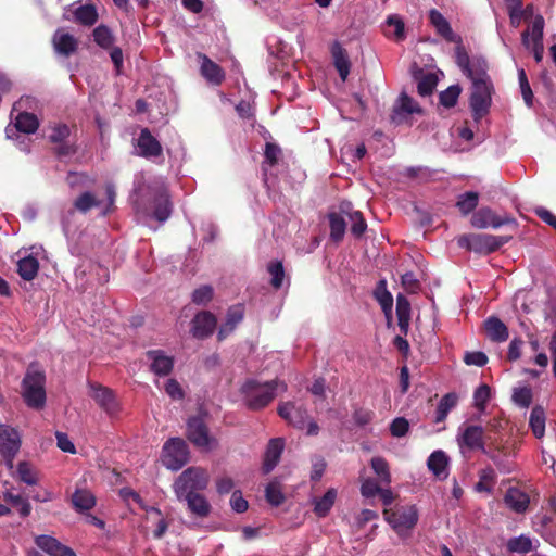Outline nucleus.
Wrapping results in <instances>:
<instances>
[{"label":"nucleus","mask_w":556,"mask_h":556,"mask_svg":"<svg viewBox=\"0 0 556 556\" xmlns=\"http://www.w3.org/2000/svg\"><path fill=\"white\" fill-rule=\"evenodd\" d=\"M287 383L273 379L261 383L256 379H248L240 388L244 404L250 410H261L268 406L278 391L286 392Z\"/></svg>","instance_id":"f257e3e1"},{"label":"nucleus","mask_w":556,"mask_h":556,"mask_svg":"<svg viewBox=\"0 0 556 556\" xmlns=\"http://www.w3.org/2000/svg\"><path fill=\"white\" fill-rule=\"evenodd\" d=\"M21 395L27 407L41 410L46 406V374L31 363L21 383Z\"/></svg>","instance_id":"f03ea898"},{"label":"nucleus","mask_w":556,"mask_h":556,"mask_svg":"<svg viewBox=\"0 0 556 556\" xmlns=\"http://www.w3.org/2000/svg\"><path fill=\"white\" fill-rule=\"evenodd\" d=\"M510 240L507 236H494L489 233H470L460 236L457 244L478 254L488 255Z\"/></svg>","instance_id":"7ed1b4c3"},{"label":"nucleus","mask_w":556,"mask_h":556,"mask_svg":"<svg viewBox=\"0 0 556 556\" xmlns=\"http://www.w3.org/2000/svg\"><path fill=\"white\" fill-rule=\"evenodd\" d=\"M208 485L207 472L199 467H190L184 470L174 483V491L178 500L182 495L199 493Z\"/></svg>","instance_id":"20e7f679"},{"label":"nucleus","mask_w":556,"mask_h":556,"mask_svg":"<svg viewBox=\"0 0 556 556\" xmlns=\"http://www.w3.org/2000/svg\"><path fill=\"white\" fill-rule=\"evenodd\" d=\"M386 521L401 536L406 535L418 522L419 515L415 505L401 506L393 509L383 510Z\"/></svg>","instance_id":"39448f33"},{"label":"nucleus","mask_w":556,"mask_h":556,"mask_svg":"<svg viewBox=\"0 0 556 556\" xmlns=\"http://www.w3.org/2000/svg\"><path fill=\"white\" fill-rule=\"evenodd\" d=\"M493 92L494 87L492 83L480 81L472 84L469 97V106L476 122H479L482 117L489 114Z\"/></svg>","instance_id":"423d86ee"},{"label":"nucleus","mask_w":556,"mask_h":556,"mask_svg":"<svg viewBox=\"0 0 556 556\" xmlns=\"http://www.w3.org/2000/svg\"><path fill=\"white\" fill-rule=\"evenodd\" d=\"M189 460V447L181 438H172L163 446V463L172 470H179Z\"/></svg>","instance_id":"0eeeda50"},{"label":"nucleus","mask_w":556,"mask_h":556,"mask_svg":"<svg viewBox=\"0 0 556 556\" xmlns=\"http://www.w3.org/2000/svg\"><path fill=\"white\" fill-rule=\"evenodd\" d=\"M89 388L90 396L109 416L113 417L119 413L121 407L113 390L96 382H90Z\"/></svg>","instance_id":"6e6552de"},{"label":"nucleus","mask_w":556,"mask_h":556,"mask_svg":"<svg viewBox=\"0 0 556 556\" xmlns=\"http://www.w3.org/2000/svg\"><path fill=\"white\" fill-rule=\"evenodd\" d=\"M187 439L199 448H208L214 439L208 427L200 416L190 417L187 421Z\"/></svg>","instance_id":"1a4fd4ad"},{"label":"nucleus","mask_w":556,"mask_h":556,"mask_svg":"<svg viewBox=\"0 0 556 556\" xmlns=\"http://www.w3.org/2000/svg\"><path fill=\"white\" fill-rule=\"evenodd\" d=\"M277 413L288 425L301 430L305 428L306 421L309 419L306 407L291 401L280 403Z\"/></svg>","instance_id":"9d476101"},{"label":"nucleus","mask_w":556,"mask_h":556,"mask_svg":"<svg viewBox=\"0 0 556 556\" xmlns=\"http://www.w3.org/2000/svg\"><path fill=\"white\" fill-rule=\"evenodd\" d=\"M514 223H516V219L513 216H497L490 207H482L478 210L471 217V225L478 229H484L488 227L500 228L503 225Z\"/></svg>","instance_id":"9b49d317"},{"label":"nucleus","mask_w":556,"mask_h":556,"mask_svg":"<svg viewBox=\"0 0 556 556\" xmlns=\"http://www.w3.org/2000/svg\"><path fill=\"white\" fill-rule=\"evenodd\" d=\"M457 441L460 447H467L471 451L478 450L483 454H489L484 442V428L481 426H466L459 433Z\"/></svg>","instance_id":"f8f14e48"},{"label":"nucleus","mask_w":556,"mask_h":556,"mask_svg":"<svg viewBox=\"0 0 556 556\" xmlns=\"http://www.w3.org/2000/svg\"><path fill=\"white\" fill-rule=\"evenodd\" d=\"M217 325V319L211 312L203 311L198 313L192 319V336L197 339H205L213 334Z\"/></svg>","instance_id":"ddd939ff"},{"label":"nucleus","mask_w":556,"mask_h":556,"mask_svg":"<svg viewBox=\"0 0 556 556\" xmlns=\"http://www.w3.org/2000/svg\"><path fill=\"white\" fill-rule=\"evenodd\" d=\"M139 155L144 159L161 156L163 148L160 141L151 134L149 128H142L137 139Z\"/></svg>","instance_id":"4468645a"},{"label":"nucleus","mask_w":556,"mask_h":556,"mask_svg":"<svg viewBox=\"0 0 556 556\" xmlns=\"http://www.w3.org/2000/svg\"><path fill=\"white\" fill-rule=\"evenodd\" d=\"M197 58L201 61L200 73L212 85L220 86L225 80V71L206 54L197 53Z\"/></svg>","instance_id":"2eb2a0df"},{"label":"nucleus","mask_w":556,"mask_h":556,"mask_svg":"<svg viewBox=\"0 0 556 556\" xmlns=\"http://www.w3.org/2000/svg\"><path fill=\"white\" fill-rule=\"evenodd\" d=\"M52 46L55 53L68 58L77 51L78 40L63 28H58L52 36Z\"/></svg>","instance_id":"dca6fc26"},{"label":"nucleus","mask_w":556,"mask_h":556,"mask_svg":"<svg viewBox=\"0 0 556 556\" xmlns=\"http://www.w3.org/2000/svg\"><path fill=\"white\" fill-rule=\"evenodd\" d=\"M147 357L151 361V371L156 376H168L173 371L174 357L165 355L162 350H149Z\"/></svg>","instance_id":"f3484780"},{"label":"nucleus","mask_w":556,"mask_h":556,"mask_svg":"<svg viewBox=\"0 0 556 556\" xmlns=\"http://www.w3.org/2000/svg\"><path fill=\"white\" fill-rule=\"evenodd\" d=\"M285 447V441L281 438L270 439L265 454L262 470L265 475L269 473L279 463L282 451Z\"/></svg>","instance_id":"a211bd4d"},{"label":"nucleus","mask_w":556,"mask_h":556,"mask_svg":"<svg viewBox=\"0 0 556 556\" xmlns=\"http://www.w3.org/2000/svg\"><path fill=\"white\" fill-rule=\"evenodd\" d=\"M35 543L50 556H76L72 548L63 545L55 538L50 535H38L35 539Z\"/></svg>","instance_id":"6ab92c4d"},{"label":"nucleus","mask_w":556,"mask_h":556,"mask_svg":"<svg viewBox=\"0 0 556 556\" xmlns=\"http://www.w3.org/2000/svg\"><path fill=\"white\" fill-rule=\"evenodd\" d=\"M21 437L15 428L0 425V453H18Z\"/></svg>","instance_id":"aec40b11"},{"label":"nucleus","mask_w":556,"mask_h":556,"mask_svg":"<svg viewBox=\"0 0 556 556\" xmlns=\"http://www.w3.org/2000/svg\"><path fill=\"white\" fill-rule=\"evenodd\" d=\"M504 503L517 514H523L529 507L530 497L528 493L518 488H509L504 495Z\"/></svg>","instance_id":"412c9836"},{"label":"nucleus","mask_w":556,"mask_h":556,"mask_svg":"<svg viewBox=\"0 0 556 556\" xmlns=\"http://www.w3.org/2000/svg\"><path fill=\"white\" fill-rule=\"evenodd\" d=\"M374 298L380 304L386 315L388 325L392 321L393 296L387 288V281L381 279L377 282L374 290Z\"/></svg>","instance_id":"4be33fe9"},{"label":"nucleus","mask_w":556,"mask_h":556,"mask_svg":"<svg viewBox=\"0 0 556 556\" xmlns=\"http://www.w3.org/2000/svg\"><path fill=\"white\" fill-rule=\"evenodd\" d=\"M429 20L437 33L442 36L448 42L459 41V37L456 36L448 23V21L435 9L430 10Z\"/></svg>","instance_id":"5701e85b"},{"label":"nucleus","mask_w":556,"mask_h":556,"mask_svg":"<svg viewBox=\"0 0 556 556\" xmlns=\"http://www.w3.org/2000/svg\"><path fill=\"white\" fill-rule=\"evenodd\" d=\"M186 501L190 513L199 518H205L211 513V504L206 497L200 493H191L182 495L180 501Z\"/></svg>","instance_id":"b1692460"},{"label":"nucleus","mask_w":556,"mask_h":556,"mask_svg":"<svg viewBox=\"0 0 556 556\" xmlns=\"http://www.w3.org/2000/svg\"><path fill=\"white\" fill-rule=\"evenodd\" d=\"M483 326L489 339L493 342H505L509 337L507 326L496 316L488 317Z\"/></svg>","instance_id":"393cba45"},{"label":"nucleus","mask_w":556,"mask_h":556,"mask_svg":"<svg viewBox=\"0 0 556 556\" xmlns=\"http://www.w3.org/2000/svg\"><path fill=\"white\" fill-rule=\"evenodd\" d=\"M447 465L448 457L441 450L432 452L427 460L429 470L440 480L447 477Z\"/></svg>","instance_id":"a878e982"},{"label":"nucleus","mask_w":556,"mask_h":556,"mask_svg":"<svg viewBox=\"0 0 556 556\" xmlns=\"http://www.w3.org/2000/svg\"><path fill=\"white\" fill-rule=\"evenodd\" d=\"M74 21L83 26L91 27L99 18L98 10L94 4L86 3L73 10Z\"/></svg>","instance_id":"bb28decb"},{"label":"nucleus","mask_w":556,"mask_h":556,"mask_svg":"<svg viewBox=\"0 0 556 556\" xmlns=\"http://www.w3.org/2000/svg\"><path fill=\"white\" fill-rule=\"evenodd\" d=\"M331 53L333 58V64L341 79L344 81L350 74L351 67L348 52L338 41H336L331 48Z\"/></svg>","instance_id":"cd10ccee"},{"label":"nucleus","mask_w":556,"mask_h":556,"mask_svg":"<svg viewBox=\"0 0 556 556\" xmlns=\"http://www.w3.org/2000/svg\"><path fill=\"white\" fill-rule=\"evenodd\" d=\"M465 75L472 84L480 81L492 83L488 74V63L483 59H473L468 70L465 72Z\"/></svg>","instance_id":"c85d7f7f"},{"label":"nucleus","mask_w":556,"mask_h":556,"mask_svg":"<svg viewBox=\"0 0 556 556\" xmlns=\"http://www.w3.org/2000/svg\"><path fill=\"white\" fill-rule=\"evenodd\" d=\"M546 415L541 405H535L530 413L529 427L536 439H542L545 433Z\"/></svg>","instance_id":"c756f323"},{"label":"nucleus","mask_w":556,"mask_h":556,"mask_svg":"<svg viewBox=\"0 0 556 556\" xmlns=\"http://www.w3.org/2000/svg\"><path fill=\"white\" fill-rule=\"evenodd\" d=\"M39 270V262L33 256L28 255L26 257L21 258L17 262V273L26 281H31L35 279Z\"/></svg>","instance_id":"7c9ffc66"},{"label":"nucleus","mask_w":556,"mask_h":556,"mask_svg":"<svg viewBox=\"0 0 556 556\" xmlns=\"http://www.w3.org/2000/svg\"><path fill=\"white\" fill-rule=\"evenodd\" d=\"M384 35L387 37L393 36L396 41L405 39V24L402 17L396 14L389 15L386 20Z\"/></svg>","instance_id":"2f4dec72"},{"label":"nucleus","mask_w":556,"mask_h":556,"mask_svg":"<svg viewBox=\"0 0 556 556\" xmlns=\"http://www.w3.org/2000/svg\"><path fill=\"white\" fill-rule=\"evenodd\" d=\"M457 401H458V396L456 393L451 392V393L443 395V397L440 400L437 410H435L434 422L435 424L443 422L446 419L450 410L456 406Z\"/></svg>","instance_id":"473e14b6"},{"label":"nucleus","mask_w":556,"mask_h":556,"mask_svg":"<svg viewBox=\"0 0 556 556\" xmlns=\"http://www.w3.org/2000/svg\"><path fill=\"white\" fill-rule=\"evenodd\" d=\"M72 503L76 510L86 511L90 510L96 505V497L90 491L78 489L72 496Z\"/></svg>","instance_id":"72a5a7b5"},{"label":"nucleus","mask_w":556,"mask_h":556,"mask_svg":"<svg viewBox=\"0 0 556 556\" xmlns=\"http://www.w3.org/2000/svg\"><path fill=\"white\" fill-rule=\"evenodd\" d=\"M329 227H330V238L334 242H341L343 240L346 223L345 219L338 213H329Z\"/></svg>","instance_id":"f704fd0d"},{"label":"nucleus","mask_w":556,"mask_h":556,"mask_svg":"<svg viewBox=\"0 0 556 556\" xmlns=\"http://www.w3.org/2000/svg\"><path fill=\"white\" fill-rule=\"evenodd\" d=\"M337 498V491L329 489L320 498L315 501L314 513L319 518L326 517L332 508Z\"/></svg>","instance_id":"c9c22d12"},{"label":"nucleus","mask_w":556,"mask_h":556,"mask_svg":"<svg viewBox=\"0 0 556 556\" xmlns=\"http://www.w3.org/2000/svg\"><path fill=\"white\" fill-rule=\"evenodd\" d=\"M496 481L495 470L488 466L479 471V481L475 485L477 492L492 493Z\"/></svg>","instance_id":"e433bc0d"},{"label":"nucleus","mask_w":556,"mask_h":556,"mask_svg":"<svg viewBox=\"0 0 556 556\" xmlns=\"http://www.w3.org/2000/svg\"><path fill=\"white\" fill-rule=\"evenodd\" d=\"M94 42L102 49H111L115 37L109 26L100 24L92 31Z\"/></svg>","instance_id":"4c0bfd02"},{"label":"nucleus","mask_w":556,"mask_h":556,"mask_svg":"<svg viewBox=\"0 0 556 556\" xmlns=\"http://www.w3.org/2000/svg\"><path fill=\"white\" fill-rule=\"evenodd\" d=\"M479 203V193L467 191L457 198L456 207L463 215H468L476 210Z\"/></svg>","instance_id":"58836bf2"},{"label":"nucleus","mask_w":556,"mask_h":556,"mask_svg":"<svg viewBox=\"0 0 556 556\" xmlns=\"http://www.w3.org/2000/svg\"><path fill=\"white\" fill-rule=\"evenodd\" d=\"M370 466L379 481L389 486L391 483L390 467L386 458L381 456H375L370 459Z\"/></svg>","instance_id":"ea45409f"},{"label":"nucleus","mask_w":556,"mask_h":556,"mask_svg":"<svg viewBox=\"0 0 556 556\" xmlns=\"http://www.w3.org/2000/svg\"><path fill=\"white\" fill-rule=\"evenodd\" d=\"M15 127L21 132L34 134L39 127V121L35 114L23 112L17 115Z\"/></svg>","instance_id":"a19ab883"},{"label":"nucleus","mask_w":556,"mask_h":556,"mask_svg":"<svg viewBox=\"0 0 556 556\" xmlns=\"http://www.w3.org/2000/svg\"><path fill=\"white\" fill-rule=\"evenodd\" d=\"M266 501L275 507L283 504L286 496L282 491V485L278 480L270 481L265 489Z\"/></svg>","instance_id":"79ce46f5"},{"label":"nucleus","mask_w":556,"mask_h":556,"mask_svg":"<svg viewBox=\"0 0 556 556\" xmlns=\"http://www.w3.org/2000/svg\"><path fill=\"white\" fill-rule=\"evenodd\" d=\"M100 204L101 201L90 191L83 192L73 203L75 210L83 214H86L92 207H97Z\"/></svg>","instance_id":"37998d69"},{"label":"nucleus","mask_w":556,"mask_h":556,"mask_svg":"<svg viewBox=\"0 0 556 556\" xmlns=\"http://www.w3.org/2000/svg\"><path fill=\"white\" fill-rule=\"evenodd\" d=\"M460 93L462 87L459 85L450 86L439 93L440 105L444 106L445 109L454 108L458 102Z\"/></svg>","instance_id":"c03bdc74"},{"label":"nucleus","mask_w":556,"mask_h":556,"mask_svg":"<svg viewBox=\"0 0 556 556\" xmlns=\"http://www.w3.org/2000/svg\"><path fill=\"white\" fill-rule=\"evenodd\" d=\"M399 101H400L399 106H394V109H393V115H392V119L393 121H395L396 116L400 115L403 112L407 113V114L420 113L421 112L420 106L414 101L413 98H410L406 93H402L400 96Z\"/></svg>","instance_id":"a18cd8bd"},{"label":"nucleus","mask_w":556,"mask_h":556,"mask_svg":"<svg viewBox=\"0 0 556 556\" xmlns=\"http://www.w3.org/2000/svg\"><path fill=\"white\" fill-rule=\"evenodd\" d=\"M521 41L527 49L532 50L535 62L540 63L544 54L543 40L530 41V31L529 29H526L521 34Z\"/></svg>","instance_id":"49530a36"},{"label":"nucleus","mask_w":556,"mask_h":556,"mask_svg":"<svg viewBox=\"0 0 556 556\" xmlns=\"http://www.w3.org/2000/svg\"><path fill=\"white\" fill-rule=\"evenodd\" d=\"M507 549L510 553L526 554L532 551V541L525 535L513 538L507 542Z\"/></svg>","instance_id":"de8ad7c7"},{"label":"nucleus","mask_w":556,"mask_h":556,"mask_svg":"<svg viewBox=\"0 0 556 556\" xmlns=\"http://www.w3.org/2000/svg\"><path fill=\"white\" fill-rule=\"evenodd\" d=\"M438 85V78L434 74L428 73L421 77L417 84V92L421 97H427L433 93Z\"/></svg>","instance_id":"09e8293b"},{"label":"nucleus","mask_w":556,"mask_h":556,"mask_svg":"<svg viewBox=\"0 0 556 556\" xmlns=\"http://www.w3.org/2000/svg\"><path fill=\"white\" fill-rule=\"evenodd\" d=\"M267 271L270 274V285L275 289H280L285 279V269L280 261L270 262L267 265Z\"/></svg>","instance_id":"8fccbe9b"},{"label":"nucleus","mask_w":556,"mask_h":556,"mask_svg":"<svg viewBox=\"0 0 556 556\" xmlns=\"http://www.w3.org/2000/svg\"><path fill=\"white\" fill-rule=\"evenodd\" d=\"M518 80H519L520 91H521V96L525 101V104L528 108H532L534 97H533V92L530 87L527 74L523 68H520L518 71Z\"/></svg>","instance_id":"3c124183"},{"label":"nucleus","mask_w":556,"mask_h":556,"mask_svg":"<svg viewBox=\"0 0 556 556\" xmlns=\"http://www.w3.org/2000/svg\"><path fill=\"white\" fill-rule=\"evenodd\" d=\"M350 219L352 222L351 233L355 238H361L367 229V223L359 211H355L350 214Z\"/></svg>","instance_id":"603ef678"},{"label":"nucleus","mask_w":556,"mask_h":556,"mask_svg":"<svg viewBox=\"0 0 556 556\" xmlns=\"http://www.w3.org/2000/svg\"><path fill=\"white\" fill-rule=\"evenodd\" d=\"M5 497L14 507L18 508V513L22 517H27L30 515L31 505L22 495L8 493Z\"/></svg>","instance_id":"864d4df0"},{"label":"nucleus","mask_w":556,"mask_h":556,"mask_svg":"<svg viewBox=\"0 0 556 556\" xmlns=\"http://www.w3.org/2000/svg\"><path fill=\"white\" fill-rule=\"evenodd\" d=\"M490 396H491L490 387L484 383L479 386L473 393L475 406L480 412H483L485 409L488 401L490 400Z\"/></svg>","instance_id":"5fc2aeb1"},{"label":"nucleus","mask_w":556,"mask_h":556,"mask_svg":"<svg viewBox=\"0 0 556 556\" xmlns=\"http://www.w3.org/2000/svg\"><path fill=\"white\" fill-rule=\"evenodd\" d=\"M17 473L20 479L28 485L37 483V477L28 462H20L17 465Z\"/></svg>","instance_id":"6e6d98bb"},{"label":"nucleus","mask_w":556,"mask_h":556,"mask_svg":"<svg viewBox=\"0 0 556 556\" xmlns=\"http://www.w3.org/2000/svg\"><path fill=\"white\" fill-rule=\"evenodd\" d=\"M456 43L457 46L455 47V62L457 66L462 70V72L465 74V72L471 64L472 60H470L466 48L462 45V40L459 39V41H456Z\"/></svg>","instance_id":"4d7b16f0"},{"label":"nucleus","mask_w":556,"mask_h":556,"mask_svg":"<svg viewBox=\"0 0 556 556\" xmlns=\"http://www.w3.org/2000/svg\"><path fill=\"white\" fill-rule=\"evenodd\" d=\"M213 294L214 290L211 286H201L193 291L192 302L198 305H206L213 299Z\"/></svg>","instance_id":"13d9d810"},{"label":"nucleus","mask_w":556,"mask_h":556,"mask_svg":"<svg viewBox=\"0 0 556 556\" xmlns=\"http://www.w3.org/2000/svg\"><path fill=\"white\" fill-rule=\"evenodd\" d=\"M66 182L72 189L88 187L92 180L85 173L68 172Z\"/></svg>","instance_id":"bf43d9fd"},{"label":"nucleus","mask_w":556,"mask_h":556,"mask_svg":"<svg viewBox=\"0 0 556 556\" xmlns=\"http://www.w3.org/2000/svg\"><path fill=\"white\" fill-rule=\"evenodd\" d=\"M71 135L70 127L65 124H59L51 128L48 139L52 143H59L65 141Z\"/></svg>","instance_id":"052dcab7"},{"label":"nucleus","mask_w":556,"mask_h":556,"mask_svg":"<svg viewBox=\"0 0 556 556\" xmlns=\"http://www.w3.org/2000/svg\"><path fill=\"white\" fill-rule=\"evenodd\" d=\"M409 430V422L404 417H396L390 424V432L394 438H402L406 435Z\"/></svg>","instance_id":"680f3d73"},{"label":"nucleus","mask_w":556,"mask_h":556,"mask_svg":"<svg viewBox=\"0 0 556 556\" xmlns=\"http://www.w3.org/2000/svg\"><path fill=\"white\" fill-rule=\"evenodd\" d=\"M170 203L167 199H159L155 203L153 216L159 222H165L170 216Z\"/></svg>","instance_id":"e2e57ef3"},{"label":"nucleus","mask_w":556,"mask_h":556,"mask_svg":"<svg viewBox=\"0 0 556 556\" xmlns=\"http://www.w3.org/2000/svg\"><path fill=\"white\" fill-rule=\"evenodd\" d=\"M463 359L466 365L478 367H483L489 361L486 354L481 351L466 352Z\"/></svg>","instance_id":"0e129e2a"},{"label":"nucleus","mask_w":556,"mask_h":556,"mask_svg":"<svg viewBox=\"0 0 556 556\" xmlns=\"http://www.w3.org/2000/svg\"><path fill=\"white\" fill-rule=\"evenodd\" d=\"M281 155V149L277 143L266 142L264 150L265 162L270 166H275Z\"/></svg>","instance_id":"69168bd1"},{"label":"nucleus","mask_w":556,"mask_h":556,"mask_svg":"<svg viewBox=\"0 0 556 556\" xmlns=\"http://www.w3.org/2000/svg\"><path fill=\"white\" fill-rule=\"evenodd\" d=\"M515 403L521 407H529L532 402V391L528 387L516 389L513 394Z\"/></svg>","instance_id":"338daca9"},{"label":"nucleus","mask_w":556,"mask_h":556,"mask_svg":"<svg viewBox=\"0 0 556 556\" xmlns=\"http://www.w3.org/2000/svg\"><path fill=\"white\" fill-rule=\"evenodd\" d=\"M381 491V488L379 486L378 482L372 478L364 479L361 485V494L364 497L370 498Z\"/></svg>","instance_id":"774afa93"}]
</instances>
